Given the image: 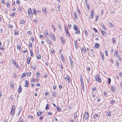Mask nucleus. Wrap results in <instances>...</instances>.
Segmentation results:
<instances>
[{"mask_svg":"<svg viewBox=\"0 0 122 122\" xmlns=\"http://www.w3.org/2000/svg\"><path fill=\"white\" fill-rule=\"evenodd\" d=\"M92 92V96L94 97H95L96 95V93L95 92Z\"/></svg>","mask_w":122,"mask_h":122,"instance_id":"nucleus-46","label":"nucleus"},{"mask_svg":"<svg viewBox=\"0 0 122 122\" xmlns=\"http://www.w3.org/2000/svg\"><path fill=\"white\" fill-rule=\"evenodd\" d=\"M50 36L52 38V39L53 40L55 41V36L52 33H50Z\"/></svg>","mask_w":122,"mask_h":122,"instance_id":"nucleus-9","label":"nucleus"},{"mask_svg":"<svg viewBox=\"0 0 122 122\" xmlns=\"http://www.w3.org/2000/svg\"><path fill=\"white\" fill-rule=\"evenodd\" d=\"M76 31L75 32V33L76 34H80V32L79 31V30H76Z\"/></svg>","mask_w":122,"mask_h":122,"instance_id":"nucleus-30","label":"nucleus"},{"mask_svg":"<svg viewBox=\"0 0 122 122\" xmlns=\"http://www.w3.org/2000/svg\"><path fill=\"white\" fill-rule=\"evenodd\" d=\"M23 121V119L22 116H20L19 118V121Z\"/></svg>","mask_w":122,"mask_h":122,"instance_id":"nucleus-57","label":"nucleus"},{"mask_svg":"<svg viewBox=\"0 0 122 122\" xmlns=\"http://www.w3.org/2000/svg\"><path fill=\"white\" fill-rule=\"evenodd\" d=\"M32 10H34V11H33V14L35 15H37V12H36L35 11V9H34V8H33V9H32Z\"/></svg>","mask_w":122,"mask_h":122,"instance_id":"nucleus-33","label":"nucleus"},{"mask_svg":"<svg viewBox=\"0 0 122 122\" xmlns=\"http://www.w3.org/2000/svg\"><path fill=\"white\" fill-rule=\"evenodd\" d=\"M116 90L115 87V86H112V90L113 92H115Z\"/></svg>","mask_w":122,"mask_h":122,"instance_id":"nucleus-25","label":"nucleus"},{"mask_svg":"<svg viewBox=\"0 0 122 122\" xmlns=\"http://www.w3.org/2000/svg\"><path fill=\"white\" fill-rule=\"evenodd\" d=\"M6 5L7 7L9 8L10 7V5L8 3H6Z\"/></svg>","mask_w":122,"mask_h":122,"instance_id":"nucleus-54","label":"nucleus"},{"mask_svg":"<svg viewBox=\"0 0 122 122\" xmlns=\"http://www.w3.org/2000/svg\"><path fill=\"white\" fill-rule=\"evenodd\" d=\"M31 67L32 68V69L34 70H35L36 68V66L35 65H34L33 66H31Z\"/></svg>","mask_w":122,"mask_h":122,"instance_id":"nucleus-40","label":"nucleus"},{"mask_svg":"<svg viewBox=\"0 0 122 122\" xmlns=\"http://www.w3.org/2000/svg\"><path fill=\"white\" fill-rule=\"evenodd\" d=\"M101 32L102 33L103 36H105L106 33L105 31L102 30H101Z\"/></svg>","mask_w":122,"mask_h":122,"instance_id":"nucleus-28","label":"nucleus"},{"mask_svg":"<svg viewBox=\"0 0 122 122\" xmlns=\"http://www.w3.org/2000/svg\"><path fill=\"white\" fill-rule=\"evenodd\" d=\"M42 11L44 12V13L46 15L47 13V12L46 11V8H43L42 9Z\"/></svg>","mask_w":122,"mask_h":122,"instance_id":"nucleus-13","label":"nucleus"},{"mask_svg":"<svg viewBox=\"0 0 122 122\" xmlns=\"http://www.w3.org/2000/svg\"><path fill=\"white\" fill-rule=\"evenodd\" d=\"M73 28L75 30H77L78 29V27H77V25H74L73 26Z\"/></svg>","mask_w":122,"mask_h":122,"instance_id":"nucleus-18","label":"nucleus"},{"mask_svg":"<svg viewBox=\"0 0 122 122\" xmlns=\"http://www.w3.org/2000/svg\"><path fill=\"white\" fill-rule=\"evenodd\" d=\"M73 14L74 19H77V17L76 12H73Z\"/></svg>","mask_w":122,"mask_h":122,"instance_id":"nucleus-7","label":"nucleus"},{"mask_svg":"<svg viewBox=\"0 0 122 122\" xmlns=\"http://www.w3.org/2000/svg\"><path fill=\"white\" fill-rule=\"evenodd\" d=\"M18 109H19V111L18 112V114L17 115H19L20 114V111L21 110V107H19L18 108Z\"/></svg>","mask_w":122,"mask_h":122,"instance_id":"nucleus-42","label":"nucleus"},{"mask_svg":"<svg viewBox=\"0 0 122 122\" xmlns=\"http://www.w3.org/2000/svg\"><path fill=\"white\" fill-rule=\"evenodd\" d=\"M74 43L75 45V46L76 48L77 49L78 48L77 44V41H74Z\"/></svg>","mask_w":122,"mask_h":122,"instance_id":"nucleus-22","label":"nucleus"},{"mask_svg":"<svg viewBox=\"0 0 122 122\" xmlns=\"http://www.w3.org/2000/svg\"><path fill=\"white\" fill-rule=\"evenodd\" d=\"M109 23L110 25V27H113V26L112 23L110 22H109Z\"/></svg>","mask_w":122,"mask_h":122,"instance_id":"nucleus-39","label":"nucleus"},{"mask_svg":"<svg viewBox=\"0 0 122 122\" xmlns=\"http://www.w3.org/2000/svg\"><path fill=\"white\" fill-rule=\"evenodd\" d=\"M80 81L82 85H84L83 78L81 75L80 76Z\"/></svg>","mask_w":122,"mask_h":122,"instance_id":"nucleus-8","label":"nucleus"},{"mask_svg":"<svg viewBox=\"0 0 122 122\" xmlns=\"http://www.w3.org/2000/svg\"><path fill=\"white\" fill-rule=\"evenodd\" d=\"M27 33L31 35V34L32 32L30 31H28L27 32Z\"/></svg>","mask_w":122,"mask_h":122,"instance_id":"nucleus-58","label":"nucleus"},{"mask_svg":"<svg viewBox=\"0 0 122 122\" xmlns=\"http://www.w3.org/2000/svg\"><path fill=\"white\" fill-rule=\"evenodd\" d=\"M100 55L101 56V59L102 60H104V54L102 52H101L100 53Z\"/></svg>","mask_w":122,"mask_h":122,"instance_id":"nucleus-15","label":"nucleus"},{"mask_svg":"<svg viewBox=\"0 0 122 122\" xmlns=\"http://www.w3.org/2000/svg\"><path fill=\"white\" fill-rule=\"evenodd\" d=\"M31 74V72H28L27 73V75L29 77H30Z\"/></svg>","mask_w":122,"mask_h":122,"instance_id":"nucleus-51","label":"nucleus"},{"mask_svg":"<svg viewBox=\"0 0 122 122\" xmlns=\"http://www.w3.org/2000/svg\"><path fill=\"white\" fill-rule=\"evenodd\" d=\"M9 9L7 8H5V13L6 14L8 13Z\"/></svg>","mask_w":122,"mask_h":122,"instance_id":"nucleus-26","label":"nucleus"},{"mask_svg":"<svg viewBox=\"0 0 122 122\" xmlns=\"http://www.w3.org/2000/svg\"><path fill=\"white\" fill-rule=\"evenodd\" d=\"M18 109H19V111L18 112V114L17 115H19L20 114V111L21 110V107H19L18 108Z\"/></svg>","mask_w":122,"mask_h":122,"instance_id":"nucleus-41","label":"nucleus"},{"mask_svg":"<svg viewBox=\"0 0 122 122\" xmlns=\"http://www.w3.org/2000/svg\"><path fill=\"white\" fill-rule=\"evenodd\" d=\"M85 32V34L86 36H87L88 35V33L86 30H84Z\"/></svg>","mask_w":122,"mask_h":122,"instance_id":"nucleus-37","label":"nucleus"},{"mask_svg":"<svg viewBox=\"0 0 122 122\" xmlns=\"http://www.w3.org/2000/svg\"><path fill=\"white\" fill-rule=\"evenodd\" d=\"M100 24L101 26L104 29V30L106 31L107 30V29L105 27L104 24L102 23H101Z\"/></svg>","mask_w":122,"mask_h":122,"instance_id":"nucleus-12","label":"nucleus"},{"mask_svg":"<svg viewBox=\"0 0 122 122\" xmlns=\"http://www.w3.org/2000/svg\"><path fill=\"white\" fill-rule=\"evenodd\" d=\"M10 85L11 87L12 88H14V86L13 83V82H11L10 83Z\"/></svg>","mask_w":122,"mask_h":122,"instance_id":"nucleus-23","label":"nucleus"},{"mask_svg":"<svg viewBox=\"0 0 122 122\" xmlns=\"http://www.w3.org/2000/svg\"><path fill=\"white\" fill-rule=\"evenodd\" d=\"M11 62H12V63L14 64H15V63H16L15 62V61L14 59H12L11 60Z\"/></svg>","mask_w":122,"mask_h":122,"instance_id":"nucleus-44","label":"nucleus"},{"mask_svg":"<svg viewBox=\"0 0 122 122\" xmlns=\"http://www.w3.org/2000/svg\"><path fill=\"white\" fill-rule=\"evenodd\" d=\"M84 118L86 120L89 117V114L88 112H86L84 114Z\"/></svg>","mask_w":122,"mask_h":122,"instance_id":"nucleus-2","label":"nucleus"},{"mask_svg":"<svg viewBox=\"0 0 122 122\" xmlns=\"http://www.w3.org/2000/svg\"><path fill=\"white\" fill-rule=\"evenodd\" d=\"M61 60L62 61H63L64 60V59L63 56V55L62 54H61Z\"/></svg>","mask_w":122,"mask_h":122,"instance_id":"nucleus-21","label":"nucleus"},{"mask_svg":"<svg viewBox=\"0 0 122 122\" xmlns=\"http://www.w3.org/2000/svg\"><path fill=\"white\" fill-rule=\"evenodd\" d=\"M61 109L58 106V107L57 108V111H60V110H61Z\"/></svg>","mask_w":122,"mask_h":122,"instance_id":"nucleus-52","label":"nucleus"},{"mask_svg":"<svg viewBox=\"0 0 122 122\" xmlns=\"http://www.w3.org/2000/svg\"><path fill=\"white\" fill-rule=\"evenodd\" d=\"M60 40L61 41V43H63V44H65V40L62 37H60Z\"/></svg>","mask_w":122,"mask_h":122,"instance_id":"nucleus-5","label":"nucleus"},{"mask_svg":"<svg viewBox=\"0 0 122 122\" xmlns=\"http://www.w3.org/2000/svg\"><path fill=\"white\" fill-rule=\"evenodd\" d=\"M107 115L109 117H110L111 116V114L110 112H107Z\"/></svg>","mask_w":122,"mask_h":122,"instance_id":"nucleus-36","label":"nucleus"},{"mask_svg":"<svg viewBox=\"0 0 122 122\" xmlns=\"http://www.w3.org/2000/svg\"><path fill=\"white\" fill-rule=\"evenodd\" d=\"M47 41H48V44H49L51 45V42L50 40H48Z\"/></svg>","mask_w":122,"mask_h":122,"instance_id":"nucleus-61","label":"nucleus"},{"mask_svg":"<svg viewBox=\"0 0 122 122\" xmlns=\"http://www.w3.org/2000/svg\"><path fill=\"white\" fill-rule=\"evenodd\" d=\"M95 44L94 46L95 48H98L100 47V45L99 43H95Z\"/></svg>","mask_w":122,"mask_h":122,"instance_id":"nucleus-6","label":"nucleus"},{"mask_svg":"<svg viewBox=\"0 0 122 122\" xmlns=\"http://www.w3.org/2000/svg\"><path fill=\"white\" fill-rule=\"evenodd\" d=\"M95 79L96 81L100 83L101 82V78L99 77V76L97 75L95 77Z\"/></svg>","mask_w":122,"mask_h":122,"instance_id":"nucleus-1","label":"nucleus"},{"mask_svg":"<svg viewBox=\"0 0 122 122\" xmlns=\"http://www.w3.org/2000/svg\"><path fill=\"white\" fill-rule=\"evenodd\" d=\"M14 112H13V110H11V112H10V115H13L14 114Z\"/></svg>","mask_w":122,"mask_h":122,"instance_id":"nucleus-53","label":"nucleus"},{"mask_svg":"<svg viewBox=\"0 0 122 122\" xmlns=\"http://www.w3.org/2000/svg\"><path fill=\"white\" fill-rule=\"evenodd\" d=\"M65 30L66 31V33L67 34V36L69 37L70 36V35L69 34V32H68V30H66V28H65Z\"/></svg>","mask_w":122,"mask_h":122,"instance_id":"nucleus-19","label":"nucleus"},{"mask_svg":"<svg viewBox=\"0 0 122 122\" xmlns=\"http://www.w3.org/2000/svg\"><path fill=\"white\" fill-rule=\"evenodd\" d=\"M31 60V58L28 57L27 59V63L28 64H29Z\"/></svg>","mask_w":122,"mask_h":122,"instance_id":"nucleus-16","label":"nucleus"},{"mask_svg":"<svg viewBox=\"0 0 122 122\" xmlns=\"http://www.w3.org/2000/svg\"><path fill=\"white\" fill-rule=\"evenodd\" d=\"M15 106L13 105L12 106L11 110H13V112H14V110L15 109Z\"/></svg>","mask_w":122,"mask_h":122,"instance_id":"nucleus-45","label":"nucleus"},{"mask_svg":"<svg viewBox=\"0 0 122 122\" xmlns=\"http://www.w3.org/2000/svg\"><path fill=\"white\" fill-rule=\"evenodd\" d=\"M42 113H43V112H37V114L38 116H40Z\"/></svg>","mask_w":122,"mask_h":122,"instance_id":"nucleus-24","label":"nucleus"},{"mask_svg":"<svg viewBox=\"0 0 122 122\" xmlns=\"http://www.w3.org/2000/svg\"><path fill=\"white\" fill-rule=\"evenodd\" d=\"M69 59H70V61L71 64V68H72L73 67V66H74L73 64V61L72 60L71 58H70V57H69Z\"/></svg>","mask_w":122,"mask_h":122,"instance_id":"nucleus-3","label":"nucleus"},{"mask_svg":"<svg viewBox=\"0 0 122 122\" xmlns=\"http://www.w3.org/2000/svg\"><path fill=\"white\" fill-rule=\"evenodd\" d=\"M14 65L17 68H19V66L18 65V64L16 62V63H15V64H14Z\"/></svg>","mask_w":122,"mask_h":122,"instance_id":"nucleus-31","label":"nucleus"},{"mask_svg":"<svg viewBox=\"0 0 122 122\" xmlns=\"http://www.w3.org/2000/svg\"><path fill=\"white\" fill-rule=\"evenodd\" d=\"M111 78H108V83L109 84H110V83H111Z\"/></svg>","mask_w":122,"mask_h":122,"instance_id":"nucleus-43","label":"nucleus"},{"mask_svg":"<svg viewBox=\"0 0 122 122\" xmlns=\"http://www.w3.org/2000/svg\"><path fill=\"white\" fill-rule=\"evenodd\" d=\"M17 49H18V48H19L20 50L21 46L19 44H18L17 45Z\"/></svg>","mask_w":122,"mask_h":122,"instance_id":"nucleus-47","label":"nucleus"},{"mask_svg":"<svg viewBox=\"0 0 122 122\" xmlns=\"http://www.w3.org/2000/svg\"><path fill=\"white\" fill-rule=\"evenodd\" d=\"M105 53L106 56H107L108 55L107 51V50H106L105 51Z\"/></svg>","mask_w":122,"mask_h":122,"instance_id":"nucleus-48","label":"nucleus"},{"mask_svg":"<svg viewBox=\"0 0 122 122\" xmlns=\"http://www.w3.org/2000/svg\"><path fill=\"white\" fill-rule=\"evenodd\" d=\"M20 23L22 24H23L25 23V21L22 19H20Z\"/></svg>","mask_w":122,"mask_h":122,"instance_id":"nucleus-35","label":"nucleus"},{"mask_svg":"<svg viewBox=\"0 0 122 122\" xmlns=\"http://www.w3.org/2000/svg\"><path fill=\"white\" fill-rule=\"evenodd\" d=\"M119 76L121 77H122V73L121 72H119Z\"/></svg>","mask_w":122,"mask_h":122,"instance_id":"nucleus-64","label":"nucleus"},{"mask_svg":"<svg viewBox=\"0 0 122 122\" xmlns=\"http://www.w3.org/2000/svg\"><path fill=\"white\" fill-rule=\"evenodd\" d=\"M117 56L118 57V59L120 61H122V58H121V57H120V56H119V55H118Z\"/></svg>","mask_w":122,"mask_h":122,"instance_id":"nucleus-38","label":"nucleus"},{"mask_svg":"<svg viewBox=\"0 0 122 122\" xmlns=\"http://www.w3.org/2000/svg\"><path fill=\"white\" fill-rule=\"evenodd\" d=\"M86 6L87 7V9L88 10H89V5H88V4H86Z\"/></svg>","mask_w":122,"mask_h":122,"instance_id":"nucleus-62","label":"nucleus"},{"mask_svg":"<svg viewBox=\"0 0 122 122\" xmlns=\"http://www.w3.org/2000/svg\"><path fill=\"white\" fill-rule=\"evenodd\" d=\"M22 90V87L21 86H19V88L18 90V92H21Z\"/></svg>","mask_w":122,"mask_h":122,"instance_id":"nucleus-29","label":"nucleus"},{"mask_svg":"<svg viewBox=\"0 0 122 122\" xmlns=\"http://www.w3.org/2000/svg\"><path fill=\"white\" fill-rule=\"evenodd\" d=\"M77 117V114L75 113L74 114V118H76Z\"/></svg>","mask_w":122,"mask_h":122,"instance_id":"nucleus-60","label":"nucleus"},{"mask_svg":"<svg viewBox=\"0 0 122 122\" xmlns=\"http://www.w3.org/2000/svg\"><path fill=\"white\" fill-rule=\"evenodd\" d=\"M30 52L31 56H32L33 55V52H32V50H30Z\"/></svg>","mask_w":122,"mask_h":122,"instance_id":"nucleus-49","label":"nucleus"},{"mask_svg":"<svg viewBox=\"0 0 122 122\" xmlns=\"http://www.w3.org/2000/svg\"><path fill=\"white\" fill-rule=\"evenodd\" d=\"M48 33L47 30H45V37L46 38H48Z\"/></svg>","mask_w":122,"mask_h":122,"instance_id":"nucleus-4","label":"nucleus"},{"mask_svg":"<svg viewBox=\"0 0 122 122\" xmlns=\"http://www.w3.org/2000/svg\"><path fill=\"white\" fill-rule=\"evenodd\" d=\"M93 14L94 13L93 11L91 10V15H90V18L91 19H92L93 18Z\"/></svg>","mask_w":122,"mask_h":122,"instance_id":"nucleus-14","label":"nucleus"},{"mask_svg":"<svg viewBox=\"0 0 122 122\" xmlns=\"http://www.w3.org/2000/svg\"><path fill=\"white\" fill-rule=\"evenodd\" d=\"M25 81L26 83L24 85V86L26 87H27L28 86V84L29 82L26 80H25Z\"/></svg>","mask_w":122,"mask_h":122,"instance_id":"nucleus-11","label":"nucleus"},{"mask_svg":"<svg viewBox=\"0 0 122 122\" xmlns=\"http://www.w3.org/2000/svg\"><path fill=\"white\" fill-rule=\"evenodd\" d=\"M118 54V51H115L114 52V56L116 57H117Z\"/></svg>","mask_w":122,"mask_h":122,"instance_id":"nucleus-10","label":"nucleus"},{"mask_svg":"<svg viewBox=\"0 0 122 122\" xmlns=\"http://www.w3.org/2000/svg\"><path fill=\"white\" fill-rule=\"evenodd\" d=\"M16 14V12H14L11 14V15L13 17H14Z\"/></svg>","mask_w":122,"mask_h":122,"instance_id":"nucleus-50","label":"nucleus"},{"mask_svg":"<svg viewBox=\"0 0 122 122\" xmlns=\"http://www.w3.org/2000/svg\"><path fill=\"white\" fill-rule=\"evenodd\" d=\"M29 45L30 47H32V44L30 42V43L29 44Z\"/></svg>","mask_w":122,"mask_h":122,"instance_id":"nucleus-56","label":"nucleus"},{"mask_svg":"<svg viewBox=\"0 0 122 122\" xmlns=\"http://www.w3.org/2000/svg\"><path fill=\"white\" fill-rule=\"evenodd\" d=\"M28 118H32V119L33 118V116H30L29 115L28 116Z\"/></svg>","mask_w":122,"mask_h":122,"instance_id":"nucleus-59","label":"nucleus"},{"mask_svg":"<svg viewBox=\"0 0 122 122\" xmlns=\"http://www.w3.org/2000/svg\"><path fill=\"white\" fill-rule=\"evenodd\" d=\"M57 92H53L52 94L54 97H56V96Z\"/></svg>","mask_w":122,"mask_h":122,"instance_id":"nucleus-27","label":"nucleus"},{"mask_svg":"<svg viewBox=\"0 0 122 122\" xmlns=\"http://www.w3.org/2000/svg\"><path fill=\"white\" fill-rule=\"evenodd\" d=\"M31 9L30 8H29L28 9V14L29 16H30V14L31 13Z\"/></svg>","mask_w":122,"mask_h":122,"instance_id":"nucleus-17","label":"nucleus"},{"mask_svg":"<svg viewBox=\"0 0 122 122\" xmlns=\"http://www.w3.org/2000/svg\"><path fill=\"white\" fill-rule=\"evenodd\" d=\"M25 74L23 73L22 74L21 77H22V78L25 77Z\"/></svg>","mask_w":122,"mask_h":122,"instance_id":"nucleus-55","label":"nucleus"},{"mask_svg":"<svg viewBox=\"0 0 122 122\" xmlns=\"http://www.w3.org/2000/svg\"><path fill=\"white\" fill-rule=\"evenodd\" d=\"M36 57L39 60H40L41 59V56L40 54H38L37 55Z\"/></svg>","mask_w":122,"mask_h":122,"instance_id":"nucleus-20","label":"nucleus"},{"mask_svg":"<svg viewBox=\"0 0 122 122\" xmlns=\"http://www.w3.org/2000/svg\"><path fill=\"white\" fill-rule=\"evenodd\" d=\"M93 116H94V117L95 118H97V117H98V115L97 114H94L93 115Z\"/></svg>","mask_w":122,"mask_h":122,"instance_id":"nucleus-32","label":"nucleus"},{"mask_svg":"<svg viewBox=\"0 0 122 122\" xmlns=\"http://www.w3.org/2000/svg\"><path fill=\"white\" fill-rule=\"evenodd\" d=\"M115 102V100H112V101H111L110 102V103L113 104Z\"/></svg>","mask_w":122,"mask_h":122,"instance_id":"nucleus-63","label":"nucleus"},{"mask_svg":"<svg viewBox=\"0 0 122 122\" xmlns=\"http://www.w3.org/2000/svg\"><path fill=\"white\" fill-rule=\"evenodd\" d=\"M49 105L48 104H47L46 105L45 109H46L47 110L48 109H49Z\"/></svg>","mask_w":122,"mask_h":122,"instance_id":"nucleus-34","label":"nucleus"}]
</instances>
